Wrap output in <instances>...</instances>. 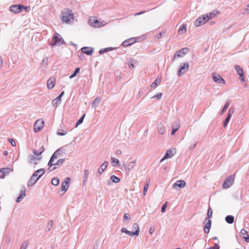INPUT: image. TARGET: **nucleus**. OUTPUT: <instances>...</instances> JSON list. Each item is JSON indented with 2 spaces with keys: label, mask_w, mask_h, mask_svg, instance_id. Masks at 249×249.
Returning <instances> with one entry per match:
<instances>
[{
  "label": "nucleus",
  "mask_w": 249,
  "mask_h": 249,
  "mask_svg": "<svg viewBox=\"0 0 249 249\" xmlns=\"http://www.w3.org/2000/svg\"><path fill=\"white\" fill-rule=\"evenodd\" d=\"M226 222L229 224H232L234 222V217L231 215H228L226 217Z\"/></svg>",
  "instance_id": "nucleus-31"
},
{
  "label": "nucleus",
  "mask_w": 249,
  "mask_h": 249,
  "mask_svg": "<svg viewBox=\"0 0 249 249\" xmlns=\"http://www.w3.org/2000/svg\"><path fill=\"white\" fill-rule=\"evenodd\" d=\"M9 142L11 143V144H12V146H16V142L13 139H9Z\"/></svg>",
  "instance_id": "nucleus-48"
},
{
  "label": "nucleus",
  "mask_w": 249,
  "mask_h": 249,
  "mask_svg": "<svg viewBox=\"0 0 249 249\" xmlns=\"http://www.w3.org/2000/svg\"><path fill=\"white\" fill-rule=\"evenodd\" d=\"M162 96V94L161 93H159V94H158L156 95H155L153 97V98H157L158 99H160L161 97Z\"/></svg>",
  "instance_id": "nucleus-54"
},
{
  "label": "nucleus",
  "mask_w": 249,
  "mask_h": 249,
  "mask_svg": "<svg viewBox=\"0 0 249 249\" xmlns=\"http://www.w3.org/2000/svg\"><path fill=\"white\" fill-rule=\"evenodd\" d=\"M4 155H7V151H4Z\"/></svg>",
  "instance_id": "nucleus-63"
},
{
  "label": "nucleus",
  "mask_w": 249,
  "mask_h": 249,
  "mask_svg": "<svg viewBox=\"0 0 249 249\" xmlns=\"http://www.w3.org/2000/svg\"><path fill=\"white\" fill-rule=\"evenodd\" d=\"M245 13L246 14H249V4L247 6V8L245 10Z\"/></svg>",
  "instance_id": "nucleus-56"
},
{
  "label": "nucleus",
  "mask_w": 249,
  "mask_h": 249,
  "mask_svg": "<svg viewBox=\"0 0 249 249\" xmlns=\"http://www.w3.org/2000/svg\"><path fill=\"white\" fill-rule=\"evenodd\" d=\"M167 202H166L162 206V208H161V212L162 213H164L165 212V209L166 208V206H167Z\"/></svg>",
  "instance_id": "nucleus-49"
},
{
  "label": "nucleus",
  "mask_w": 249,
  "mask_h": 249,
  "mask_svg": "<svg viewBox=\"0 0 249 249\" xmlns=\"http://www.w3.org/2000/svg\"><path fill=\"white\" fill-rule=\"evenodd\" d=\"M25 195H26V193H25V191H23L21 193V194L20 195V196L17 198V202H19L22 199H23L25 196Z\"/></svg>",
  "instance_id": "nucleus-33"
},
{
  "label": "nucleus",
  "mask_w": 249,
  "mask_h": 249,
  "mask_svg": "<svg viewBox=\"0 0 249 249\" xmlns=\"http://www.w3.org/2000/svg\"><path fill=\"white\" fill-rule=\"evenodd\" d=\"M231 118V110H229V113L227 117H226V119L225 120L224 123H223V126L224 127H226L229 123L230 119Z\"/></svg>",
  "instance_id": "nucleus-30"
},
{
  "label": "nucleus",
  "mask_w": 249,
  "mask_h": 249,
  "mask_svg": "<svg viewBox=\"0 0 249 249\" xmlns=\"http://www.w3.org/2000/svg\"><path fill=\"white\" fill-rule=\"evenodd\" d=\"M219 11L217 10H214L212 12L208 13L206 15L209 20L214 18L216 15L219 14Z\"/></svg>",
  "instance_id": "nucleus-22"
},
{
  "label": "nucleus",
  "mask_w": 249,
  "mask_h": 249,
  "mask_svg": "<svg viewBox=\"0 0 249 249\" xmlns=\"http://www.w3.org/2000/svg\"><path fill=\"white\" fill-rule=\"evenodd\" d=\"M234 180V176H229L223 183V188L225 189H227L230 187L233 184Z\"/></svg>",
  "instance_id": "nucleus-8"
},
{
  "label": "nucleus",
  "mask_w": 249,
  "mask_h": 249,
  "mask_svg": "<svg viewBox=\"0 0 249 249\" xmlns=\"http://www.w3.org/2000/svg\"><path fill=\"white\" fill-rule=\"evenodd\" d=\"M179 127V125H178L176 128H173L172 130L171 135H173L176 133V132L177 131V130L178 129Z\"/></svg>",
  "instance_id": "nucleus-47"
},
{
  "label": "nucleus",
  "mask_w": 249,
  "mask_h": 249,
  "mask_svg": "<svg viewBox=\"0 0 249 249\" xmlns=\"http://www.w3.org/2000/svg\"><path fill=\"white\" fill-rule=\"evenodd\" d=\"M189 52V49L187 48H184L182 49L177 51L174 56L173 60H174L177 57H182L186 53Z\"/></svg>",
  "instance_id": "nucleus-7"
},
{
  "label": "nucleus",
  "mask_w": 249,
  "mask_h": 249,
  "mask_svg": "<svg viewBox=\"0 0 249 249\" xmlns=\"http://www.w3.org/2000/svg\"><path fill=\"white\" fill-rule=\"evenodd\" d=\"M161 76H158L155 81L151 84V87L152 88H155L157 87L158 85H159L161 82Z\"/></svg>",
  "instance_id": "nucleus-26"
},
{
  "label": "nucleus",
  "mask_w": 249,
  "mask_h": 249,
  "mask_svg": "<svg viewBox=\"0 0 249 249\" xmlns=\"http://www.w3.org/2000/svg\"><path fill=\"white\" fill-rule=\"evenodd\" d=\"M149 183H150V181L149 180L147 181L146 182V184H145V186L144 187V188H143V195L144 196H145V195L146 194V192L147 191Z\"/></svg>",
  "instance_id": "nucleus-35"
},
{
  "label": "nucleus",
  "mask_w": 249,
  "mask_h": 249,
  "mask_svg": "<svg viewBox=\"0 0 249 249\" xmlns=\"http://www.w3.org/2000/svg\"><path fill=\"white\" fill-rule=\"evenodd\" d=\"M121 231H122V232L125 233L126 234H127V235H128L129 236H134V234L132 233V231H128L125 228H123L122 229Z\"/></svg>",
  "instance_id": "nucleus-32"
},
{
  "label": "nucleus",
  "mask_w": 249,
  "mask_h": 249,
  "mask_svg": "<svg viewBox=\"0 0 249 249\" xmlns=\"http://www.w3.org/2000/svg\"><path fill=\"white\" fill-rule=\"evenodd\" d=\"M144 13H145V11H143L140 12H139V13H136V14H135V16H138V15H141V14H144Z\"/></svg>",
  "instance_id": "nucleus-57"
},
{
  "label": "nucleus",
  "mask_w": 249,
  "mask_h": 249,
  "mask_svg": "<svg viewBox=\"0 0 249 249\" xmlns=\"http://www.w3.org/2000/svg\"><path fill=\"white\" fill-rule=\"evenodd\" d=\"M44 150V148L43 145H39L38 150H34L33 153L36 156L40 155Z\"/></svg>",
  "instance_id": "nucleus-24"
},
{
  "label": "nucleus",
  "mask_w": 249,
  "mask_h": 249,
  "mask_svg": "<svg viewBox=\"0 0 249 249\" xmlns=\"http://www.w3.org/2000/svg\"><path fill=\"white\" fill-rule=\"evenodd\" d=\"M79 71H80V68H76L75 69L74 73L70 76V78H72L74 77L75 76H76L77 74L79 72Z\"/></svg>",
  "instance_id": "nucleus-41"
},
{
  "label": "nucleus",
  "mask_w": 249,
  "mask_h": 249,
  "mask_svg": "<svg viewBox=\"0 0 249 249\" xmlns=\"http://www.w3.org/2000/svg\"><path fill=\"white\" fill-rule=\"evenodd\" d=\"M129 67H130V68H134V64H130V65L129 66Z\"/></svg>",
  "instance_id": "nucleus-61"
},
{
  "label": "nucleus",
  "mask_w": 249,
  "mask_h": 249,
  "mask_svg": "<svg viewBox=\"0 0 249 249\" xmlns=\"http://www.w3.org/2000/svg\"><path fill=\"white\" fill-rule=\"evenodd\" d=\"M158 132L160 134H163L164 133V127L162 125H160L158 127Z\"/></svg>",
  "instance_id": "nucleus-38"
},
{
  "label": "nucleus",
  "mask_w": 249,
  "mask_h": 249,
  "mask_svg": "<svg viewBox=\"0 0 249 249\" xmlns=\"http://www.w3.org/2000/svg\"><path fill=\"white\" fill-rule=\"evenodd\" d=\"M61 101V98L60 97L58 96L57 98H56L55 99H54L53 101V104H57V103L59 102H60Z\"/></svg>",
  "instance_id": "nucleus-46"
},
{
  "label": "nucleus",
  "mask_w": 249,
  "mask_h": 249,
  "mask_svg": "<svg viewBox=\"0 0 249 249\" xmlns=\"http://www.w3.org/2000/svg\"><path fill=\"white\" fill-rule=\"evenodd\" d=\"M59 180L57 178H53L52 180V184L53 185L57 186L59 184Z\"/></svg>",
  "instance_id": "nucleus-36"
},
{
  "label": "nucleus",
  "mask_w": 249,
  "mask_h": 249,
  "mask_svg": "<svg viewBox=\"0 0 249 249\" xmlns=\"http://www.w3.org/2000/svg\"><path fill=\"white\" fill-rule=\"evenodd\" d=\"M55 83V79L54 77L50 78L47 81V87L49 89H52L54 86Z\"/></svg>",
  "instance_id": "nucleus-19"
},
{
  "label": "nucleus",
  "mask_w": 249,
  "mask_h": 249,
  "mask_svg": "<svg viewBox=\"0 0 249 249\" xmlns=\"http://www.w3.org/2000/svg\"><path fill=\"white\" fill-rule=\"evenodd\" d=\"M136 160H134V161L129 163L128 165L129 169H132L134 167L136 164Z\"/></svg>",
  "instance_id": "nucleus-39"
},
{
  "label": "nucleus",
  "mask_w": 249,
  "mask_h": 249,
  "mask_svg": "<svg viewBox=\"0 0 249 249\" xmlns=\"http://www.w3.org/2000/svg\"><path fill=\"white\" fill-rule=\"evenodd\" d=\"M50 224H51V225H53V221H50Z\"/></svg>",
  "instance_id": "nucleus-64"
},
{
  "label": "nucleus",
  "mask_w": 249,
  "mask_h": 249,
  "mask_svg": "<svg viewBox=\"0 0 249 249\" xmlns=\"http://www.w3.org/2000/svg\"><path fill=\"white\" fill-rule=\"evenodd\" d=\"M187 31V25H181L178 31V34L179 35H183L185 34Z\"/></svg>",
  "instance_id": "nucleus-27"
},
{
  "label": "nucleus",
  "mask_w": 249,
  "mask_h": 249,
  "mask_svg": "<svg viewBox=\"0 0 249 249\" xmlns=\"http://www.w3.org/2000/svg\"><path fill=\"white\" fill-rule=\"evenodd\" d=\"M44 125V122L42 119H38L35 122L34 130L35 132L40 131Z\"/></svg>",
  "instance_id": "nucleus-6"
},
{
  "label": "nucleus",
  "mask_w": 249,
  "mask_h": 249,
  "mask_svg": "<svg viewBox=\"0 0 249 249\" xmlns=\"http://www.w3.org/2000/svg\"><path fill=\"white\" fill-rule=\"evenodd\" d=\"M209 21L206 15H203L197 18L195 21V26L198 27L204 24Z\"/></svg>",
  "instance_id": "nucleus-4"
},
{
  "label": "nucleus",
  "mask_w": 249,
  "mask_h": 249,
  "mask_svg": "<svg viewBox=\"0 0 249 249\" xmlns=\"http://www.w3.org/2000/svg\"><path fill=\"white\" fill-rule=\"evenodd\" d=\"M73 19V14L71 10L65 9L61 12V19L63 22L68 23Z\"/></svg>",
  "instance_id": "nucleus-1"
},
{
  "label": "nucleus",
  "mask_w": 249,
  "mask_h": 249,
  "mask_svg": "<svg viewBox=\"0 0 249 249\" xmlns=\"http://www.w3.org/2000/svg\"><path fill=\"white\" fill-rule=\"evenodd\" d=\"M67 132L63 130H60L57 132V134L59 136H64Z\"/></svg>",
  "instance_id": "nucleus-43"
},
{
  "label": "nucleus",
  "mask_w": 249,
  "mask_h": 249,
  "mask_svg": "<svg viewBox=\"0 0 249 249\" xmlns=\"http://www.w3.org/2000/svg\"><path fill=\"white\" fill-rule=\"evenodd\" d=\"M89 176V171L88 170H85L84 171V176L85 177L86 179H87Z\"/></svg>",
  "instance_id": "nucleus-51"
},
{
  "label": "nucleus",
  "mask_w": 249,
  "mask_h": 249,
  "mask_svg": "<svg viewBox=\"0 0 249 249\" xmlns=\"http://www.w3.org/2000/svg\"><path fill=\"white\" fill-rule=\"evenodd\" d=\"M186 184L185 181L182 180H178L173 185L174 188H176L177 186L179 188H184L185 187Z\"/></svg>",
  "instance_id": "nucleus-18"
},
{
  "label": "nucleus",
  "mask_w": 249,
  "mask_h": 249,
  "mask_svg": "<svg viewBox=\"0 0 249 249\" xmlns=\"http://www.w3.org/2000/svg\"><path fill=\"white\" fill-rule=\"evenodd\" d=\"M89 24L92 27L99 28L106 24L104 21H99L95 17H91L89 20Z\"/></svg>",
  "instance_id": "nucleus-3"
},
{
  "label": "nucleus",
  "mask_w": 249,
  "mask_h": 249,
  "mask_svg": "<svg viewBox=\"0 0 249 249\" xmlns=\"http://www.w3.org/2000/svg\"><path fill=\"white\" fill-rule=\"evenodd\" d=\"M229 106V103L228 102H226L222 110L221 113L223 114L224 112L227 110L228 107Z\"/></svg>",
  "instance_id": "nucleus-44"
},
{
  "label": "nucleus",
  "mask_w": 249,
  "mask_h": 249,
  "mask_svg": "<svg viewBox=\"0 0 249 249\" xmlns=\"http://www.w3.org/2000/svg\"><path fill=\"white\" fill-rule=\"evenodd\" d=\"M212 214H213V211L211 209V207H210L209 209H208V213H207V216L208 217L206 218V219H209L212 217Z\"/></svg>",
  "instance_id": "nucleus-40"
},
{
  "label": "nucleus",
  "mask_w": 249,
  "mask_h": 249,
  "mask_svg": "<svg viewBox=\"0 0 249 249\" xmlns=\"http://www.w3.org/2000/svg\"><path fill=\"white\" fill-rule=\"evenodd\" d=\"M9 10L14 13H18L21 11L22 6L20 5H13L10 7Z\"/></svg>",
  "instance_id": "nucleus-12"
},
{
  "label": "nucleus",
  "mask_w": 249,
  "mask_h": 249,
  "mask_svg": "<svg viewBox=\"0 0 249 249\" xmlns=\"http://www.w3.org/2000/svg\"><path fill=\"white\" fill-rule=\"evenodd\" d=\"M64 40L61 37V36L58 33H55L51 42V45L54 46L58 44H63Z\"/></svg>",
  "instance_id": "nucleus-5"
},
{
  "label": "nucleus",
  "mask_w": 249,
  "mask_h": 249,
  "mask_svg": "<svg viewBox=\"0 0 249 249\" xmlns=\"http://www.w3.org/2000/svg\"><path fill=\"white\" fill-rule=\"evenodd\" d=\"M136 39L135 37H132L124 41L122 43V45L123 47H126L132 45V44L136 42Z\"/></svg>",
  "instance_id": "nucleus-13"
},
{
  "label": "nucleus",
  "mask_w": 249,
  "mask_h": 249,
  "mask_svg": "<svg viewBox=\"0 0 249 249\" xmlns=\"http://www.w3.org/2000/svg\"><path fill=\"white\" fill-rule=\"evenodd\" d=\"M70 179L69 178H66L63 181L61 186V190L65 192L67 190L69 187V184L70 183Z\"/></svg>",
  "instance_id": "nucleus-11"
},
{
  "label": "nucleus",
  "mask_w": 249,
  "mask_h": 249,
  "mask_svg": "<svg viewBox=\"0 0 249 249\" xmlns=\"http://www.w3.org/2000/svg\"><path fill=\"white\" fill-rule=\"evenodd\" d=\"M64 91L62 92L58 96L60 97V98H61V97L64 94Z\"/></svg>",
  "instance_id": "nucleus-60"
},
{
  "label": "nucleus",
  "mask_w": 249,
  "mask_h": 249,
  "mask_svg": "<svg viewBox=\"0 0 249 249\" xmlns=\"http://www.w3.org/2000/svg\"><path fill=\"white\" fill-rule=\"evenodd\" d=\"M122 153V152L121 150H117L116 151V154H118V155H120Z\"/></svg>",
  "instance_id": "nucleus-59"
},
{
  "label": "nucleus",
  "mask_w": 249,
  "mask_h": 249,
  "mask_svg": "<svg viewBox=\"0 0 249 249\" xmlns=\"http://www.w3.org/2000/svg\"><path fill=\"white\" fill-rule=\"evenodd\" d=\"M230 110H231V115L233 112V111L231 110V109H230Z\"/></svg>",
  "instance_id": "nucleus-62"
},
{
  "label": "nucleus",
  "mask_w": 249,
  "mask_h": 249,
  "mask_svg": "<svg viewBox=\"0 0 249 249\" xmlns=\"http://www.w3.org/2000/svg\"><path fill=\"white\" fill-rule=\"evenodd\" d=\"M174 152H173L172 150H167L165 153L164 156L161 159L160 162H162L163 160L172 157L174 155V153H175L176 150H174Z\"/></svg>",
  "instance_id": "nucleus-17"
},
{
  "label": "nucleus",
  "mask_w": 249,
  "mask_h": 249,
  "mask_svg": "<svg viewBox=\"0 0 249 249\" xmlns=\"http://www.w3.org/2000/svg\"><path fill=\"white\" fill-rule=\"evenodd\" d=\"M22 9H24L26 11H28L30 9V7L29 6H24L23 5H21Z\"/></svg>",
  "instance_id": "nucleus-52"
},
{
  "label": "nucleus",
  "mask_w": 249,
  "mask_h": 249,
  "mask_svg": "<svg viewBox=\"0 0 249 249\" xmlns=\"http://www.w3.org/2000/svg\"><path fill=\"white\" fill-rule=\"evenodd\" d=\"M213 81L218 84H225V80L218 73H214L213 74Z\"/></svg>",
  "instance_id": "nucleus-10"
},
{
  "label": "nucleus",
  "mask_w": 249,
  "mask_h": 249,
  "mask_svg": "<svg viewBox=\"0 0 249 249\" xmlns=\"http://www.w3.org/2000/svg\"><path fill=\"white\" fill-rule=\"evenodd\" d=\"M10 170L9 168H4L0 169V178H4L6 174H8Z\"/></svg>",
  "instance_id": "nucleus-21"
},
{
  "label": "nucleus",
  "mask_w": 249,
  "mask_h": 249,
  "mask_svg": "<svg viewBox=\"0 0 249 249\" xmlns=\"http://www.w3.org/2000/svg\"><path fill=\"white\" fill-rule=\"evenodd\" d=\"M189 69V64L188 62L184 63L182 66L180 68L178 75V76H181Z\"/></svg>",
  "instance_id": "nucleus-9"
},
{
  "label": "nucleus",
  "mask_w": 249,
  "mask_h": 249,
  "mask_svg": "<svg viewBox=\"0 0 249 249\" xmlns=\"http://www.w3.org/2000/svg\"><path fill=\"white\" fill-rule=\"evenodd\" d=\"M38 179V177H36V176L34 174H33L28 181V185L31 186L34 185V184H35V183Z\"/></svg>",
  "instance_id": "nucleus-20"
},
{
  "label": "nucleus",
  "mask_w": 249,
  "mask_h": 249,
  "mask_svg": "<svg viewBox=\"0 0 249 249\" xmlns=\"http://www.w3.org/2000/svg\"><path fill=\"white\" fill-rule=\"evenodd\" d=\"M81 51L86 54L90 55L93 53L94 49L91 47H85L81 48Z\"/></svg>",
  "instance_id": "nucleus-16"
},
{
  "label": "nucleus",
  "mask_w": 249,
  "mask_h": 249,
  "mask_svg": "<svg viewBox=\"0 0 249 249\" xmlns=\"http://www.w3.org/2000/svg\"><path fill=\"white\" fill-rule=\"evenodd\" d=\"M124 219H128L129 218V215L127 213H125L124 215Z\"/></svg>",
  "instance_id": "nucleus-55"
},
{
  "label": "nucleus",
  "mask_w": 249,
  "mask_h": 249,
  "mask_svg": "<svg viewBox=\"0 0 249 249\" xmlns=\"http://www.w3.org/2000/svg\"><path fill=\"white\" fill-rule=\"evenodd\" d=\"M107 161H105L103 164H101V165L98 169V172L100 175H101L105 170V169L107 168Z\"/></svg>",
  "instance_id": "nucleus-23"
},
{
  "label": "nucleus",
  "mask_w": 249,
  "mask_h": 249,
  "mask_svg": "<svg viewBox=\"0 0 249 249\" xmlns=\"http://www.w3.org/2000/svg\"><path fill=\"white\" fill-rule=\"evenodd\" d=\"M111 163L112 164V166H116V165L115 164H113L114 162H116V165L117 166H119V165H120L119 160H118L115 159V158H111Z\"/></svg>",
  "instance_id": "nucleus-34"
},
{
  "label": "nucleus",
  "mask_w": 249,
  "mask_h": 249,
  "mask_svg": "<svg viewBox=\"0 0 249 249\" xmlns=\"http://www.w3.org/2000/svg\"><path fill=\"white\" fill-rule=\"evenodd\" d=\"M133 228L135 230V232H132V233L134 234V235L138 236L139 234L140 228L139 225L137 223H134L133 225Z\"/></svg>",
  "instance_id": "nucleus-28"
},
{
  "label": "nucleus",
  "mask_w": 249,
  "mask_h": 249,
  "mask_svg": "<svg viewBox=\"0 0 249 249\" xmlns=\"http://www.w3.org/2000/svg\"><path fill=\"white\" fill-rule=\"evenodd\" d=\"M110 179L114 183H118L120 180V179L119 178H118L115 176H112L110 178Z\"/></svg>",
  "instance_id": "nucleus-37"
},
{
  "label": "nucleus",
  "mask_w": 249,
  "mask_h": 249,
  "mask_svg": "<svg viewBox=\"0 0 249 249\" xmlns=\"http://www.w3.org/2000/svg\"><path fill=\"white\" fill-rule=\"evenodd\" d=\"M204 222L206 223L204 227V231L205 233H208L210 231L212 222L209 219H205Z\"/></svg>",
  "instance_id": "nucleus-15"
},
{
  "label": "nucleus",
  "mask_w": 249,
  "mask_h": 249,
  "mask_svg": "<svg viewBox=\"0 0 249 249\" xmlns=\"http://www.w3.org/2000/svg\"><path fill=\"white\" fill-rule=\"evenodd\" d=\"M28 245V243L27 242L24 243L21 246L20 249H25L27 246Z\"/></svg>",
  "instance_id": "nucleus-50"
},
{
  "label": "nucleus",
  "mask_w": 249,
  "mask_h": 249,
  "mask_svg": "<svg viewBox=\"0 0 249 249\" xmlns=\"http://www.w3.org/2000/svg\"><path fill=\"white\" fill-rule=\"evenodd\" d=\"M235 70L238 73L240 76V79L241 81H244L245 77L243 73V70L242 68L238 65H236L235 66Z\"/></svg>",
  "instance_id": "nucleus-14"
},
{
  "label": "nucleus",
  "mask_w": 249,
  "mask_h": 249,
  "mask_svg": "<svg viewBox=\"0 0 249 249\" xmlns=\"http://www.w3.org/2000/svg\"><path fill=\"white\" fill-rule=\"evenodd\" d=\"M153 231H154V230L152 228H151L149 229V233H150V234H152L153 233Z\"/></svg>",
  "instance_id": "nucleus-58"
},
{
  "label": "nucleus",
  "mask_w": 249,
  "mask_h": 249,
  "mask_svg": "<svg viewBox=\"0 0 249 249\" xmlns=\"http://www.w3.org/2000/svg\"><path fill=\"white\" fill-rule=\"evenodd\" d=\"M55 159H56V156L55 155V154H53L48 163V165L49 166V170L50 171L54 170L57 168V166H56V165H61L64 162V160L63 159H60L55 162L54 160Z\"/></svg>",
  "instance_id": "nucleus-2"
},
{
  "label": "nucleus",
  "mask_w": 249,
  "mask_h": 249,
  "mask_svg": "<svg viewBox=\"0 0 249 249\" xmlns=\"http://www.w3.org/2000/svg\"><path fill=\"white\" fill-rule=\"evenodd\" d=\"M240 233L246 242L249 241V234H248L247 231L245 229H242Z\"/></svg>",
  "instance_id": "nucleus-25"
},
{
  "label": "nucleus",
  "mask_w": 249,
  "mask_h": 249,
  "mask_svg": "<svg viewBox=\"0 0 249 249\" xmlns=\"http://www.w3.org/2000/svg\"><path fill=\"white\" fill-rule=\"evenodd\" d=\"M45 173V171L43 169H40L36 171L34 174L36 177H38V178L42 176Z\"/></svg>",
  "instance_id": "nucleus-29"
},
{
  "label": "nucleus",
  "mask_w": 249,
  "mask_h": 249,
  "mask_svg": "<svg viewBox=\"0 0 249 249\" xmlns=\"http://www.w3.org/2000/svg\"><path fill=\"white\" fill-rule=\"evenodd\" d=\"M100 98L97 97L94 99L93 104H95L98 103L100 102Z\"/></svg>",
  "instance_id": "nucleus-53"
},
{
  "label": "nucleus",
  "mask_w": 249,
  "mask_h": 249,
  "mask_svg": "<svg viewBox=\"0 0 249 249\" xmlns=\"http://www.w3.org/2000/svg\"><path fill=\"white\" fill-rule=\"evenodd\" d=\"M85 116V114H84L83 116L77 122L75 126L76 127H77L79 124L82 123Z\"/></svg>",
  "instance_id": "nucleus-42"
},
{
  "label": "nucleus",
  "mask_w": 249,
  "mask_h": 249,
  "mask_svg": "<svg viewBox=\"0 0 249 249\" xmlns=\"http://www.w3.org/2000/svg\"><path fill=\"white\" fill-rule=\"evenodd\" d=\"M165 34V32H160V33L159 34L157 35L156 36V37H157V38L158 39H160V38H161V37L163 35H164Z\"/></svg>",
  "instance_id": "nucleus-45"
}]
</instances>
